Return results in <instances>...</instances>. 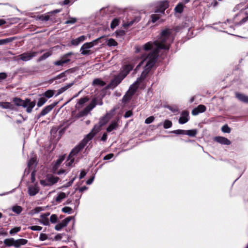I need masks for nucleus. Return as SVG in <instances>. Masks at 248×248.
<instances>
[{
    "mask_svg": "<svg viewBox=\"0 0 248 248\" xmlns=\"http://www.w3.org/2000/svg\"><path fill=\"white\" fill-rule=\"evenodd\" d=\"M173 36L171 35V31L169 29L163 30L161 34L160 38L156 41L148 42L142 47L137 51H151L148 56L144 58L137 66L136 69L143 63H145L144 70L142 72L140 77L137 78V80L130 87L128 91L124 97V99H128L136 91L140 83L144 79L146 75L154 65L157 56L158 51L160 49L168 50L169 48L170 43L173 41Z\"/></svg>",
    "mask_w": 248,
    "mask_h": 248,
    "instance_id": "nucleus-1",
    "label": "nucleus"
},
{
    "mask_svg": "<svg viewBox=\"0 0 248 248\" xmlns=\"http://www.w3.org/2000/svg\"><path fill=\"white\" fill-rule=\"evenodd\" d=\"M93 133L87 134L82 141L72 150L65 162L66 166H70L72 165L75 159L73 156L85 147L88 142L93 138Z\"/></svg>",
    "mask_w": 248,
    "mask_h": 248,
    "instance_id": "nucleus-2",
    "label": "nucleus"
},
{
    "mask_svg": "<svg viewBox=\"0 0 248 248\" xmlns=\"http://www.w3.org/2000/svg\"><path fill=\"white\" fill-rule=\"evenodd\" d=\"M115 109H112L109 112H107L105 116L102 117L99 122V125L94 126L93 130L89 134H93V137L99 131L100 127L105 124L114 114Z\"/></svg>",
    "mask_w": 248,
    "mask_h": 248,
    "instance_id": "nucleus-3",
    "label": "nucleus"
},
{
    "mask_svg": "<svg viewBox=\"0 0 248 248\" xmlns=\"http://www.w3.org/2000/svg\"><path fill=\"white\" fill-rule=\"evenodd\" d=\"M100 38H97L92 42L86 43L84 44L80 48L81 53L83 55H87L90 53V49L93 47L94 46L96 45Z\"/></svg>",
    "mask_w": 248,
    "mask_h": 248,
    "instance_id": "nucleus-4",
    "label": "nucleus"
},
{
    "mask_svg": "<svg viewBox=\"0 0 248 248\" xmlns=\"http://www.w3.org/2000/svg\"><path fill=\"white\" fill-rule=\"evenodd\" d=\"M58 180L59 178L58 177L50 175L47 176L44 180H40V183L44 186H51L58 182Z\"/></svg>",
    "mask_w": 248,
    "mask_h": 248,
    "instance_id": "nucleus-5",
    "label": "nucleus"
},
{
    "mask_svg": "<svg viewBox=\"0 0 248 248\" xmlns=\"http://www.w3.org/2000/svg\"><path fill=\"white\" fill-rule=\"evenodd\" d=\"M36 54V52L32 51L24 53L18 56L16 60H21L23 61H28L34 57Z\"/></svg>",
    "mask_w": 248,
    "mask_h": 248,
    "instance_id": "nucleus-6",
    "label": "nucleus"
},
{
    "mask_svg": "<svg viewBox=\"0 0 248 248\" xmlns=\"http://www.w3.org/2000/svg\"><path fill=\"white\" fill-rule=\"evenodd\" d=\"M73 217H69L64 219L62 220L61 222L58 223L55 226V229L57 231H60L63 228L66 227L69 222L71 220Z\"/></svg>",
    "mask_w": 248,
    "mask_h": 248,
    "instance_id": "nucleus-7",
    "label": "nucleus"
},
{
    "mask_svg": "<svg viewBox=\"0 0 248 248\" xmlns=\"http://www.w3.org/2000/svg\"><path fill=\"white\" fill-rule=\"evenodd\" d=\"M124 77H122L121 75L119 74L118 75L115 76L111 81L110 83L108 85V88L111 89L114 88L121 83Z\"/></svg>",
    "mask_w": 248,
    "mask_h": 248,
    "instance_id": "nucleus-8",
    "label": "nucleus"
},
{
    "mask_svg": "<svg viewBox=\"0 0 248 248\" xmlns=\"http://www.w3.org/2000/svg\"><path fill=\"white\" fill-rule=\"evenodd\" d=\"M134 66L131 64H128L124 65L121 70L120 74L122 77H124V78L127 76L129 72L133 68Z\"/></svg>",
    "mask_w": 248,
    "mask_h": 248,
    "instance_id": "nucleus-9",
    "label": "nucleus"
},
{
    "mask_svg": "<svg viewBox=\"0 0 248 248\" xmlns=\"http://www.w3.org/2000/svg\"><path fill=\"white\" fill-rule=\"evenodd\" d=\"M35 105V102H31L29 99H27L25 100V102L23 107L24 108H26V111L28 113H30L32 111V109L34 108Z\"/></svg>",
    "mask_w": 248,
    "mask_h": 248,
    "instance_id": "nucleus-10",
    "label": "nucleus"
},
{
    "mask_svg": "<svg viewBox=\"0 0 248 248\" xmlns=\"http://www.w3.org/2000/svg\"><path fill=\"white\" fill-rule=\"evenodd\" d=\"M36 165V159L35 157H31L28 163L27 169H26L24 172V175L26 173L28 175L30 173V170H32Z\"/></svg>",
    "mask_w": 248,
    "mask_h": 248,
    "instance_id": "nucleus-11",
    "label": "nucleus"
},
{
    "mask_svg": "<svg viewBox=\"0 0 248 248\" xmlns=\"http://www.w3.org/2000/svg\"><path fill=\"white\" fill-rule=\"evenodd\" d=\"M39 188L37 184L30 186L28 187V193L30 196H34L38 193Z\"/></svg>",
    "mask_w": 248,
    "mask_h": 248,
    "instance_id": "nucleus-12",
    "label": "nucleus"
},
{
    "mask_svg": "<svg viewBox=\"0 0 248 248\" xmlns=\"http://www.w3.org/2000/svg\"><path fill=\"white\" fill-rule=\"evenodd\" d=\"M214 140L223 145H229L231 143V141L228 139L223 137H216L214 138Z\"/></svg>",
    "mask_w": 248,
    "mask_h": 248,
    "instance_id": "nucleus-13",
    "label": "nucleus"
},
{
    "mask_svg": "<svg viewBox=\"0 0 248 248\" xmlns=\"http://www.w3.org/2000/svg\"><path fill=\"white\" fill-rule=\"evenodd\" d=\"M70 53L67 54L64 56H63L61 58L60 60L59 61H57L54 62V64L56 65H62L63 64L67 63V62L70 61V59L68 58V57L70 55Z\"/></svg>",
    "mask_w": 248,
    "mask_h": 248,
    "instance_id": "nucleus-14",
    "label": "nucleus"
},
{
    "mask_svg": "<svg viewBox=\"0 0 248 248\" xmlns=\"http://www.w3.org/2000/svg\"><path fill=\"white\" fill-rule=\"evenodd\" d=\"M206 110V107L203 105H199L196 108H195L192 111V114L193 115H197L200 113L203 112Z\"/></svg>",
    "mask_w": 248,
    "mask_h": 248,
    "instance_id": "nucleus-15",
    "label": "nucleus"
},
{
    "mask_svg": "<svg viewBox=\"0 0 248 248\" xmlns=\"http://www.w3.org/2000/svg\"><path fill=\"white\" fill-rule=\"evenodd\" d=\"M86 39V37L84 35H82L78 37L75 39H72L71 41V44L72 45L77 46L80 43L85 41Z\"/></svg>",
    "mask_w": 248,
    "mask_h": 248,
    "instance_id": "nucleus-16",
    "label": "nucleus"
},
{
    "mask_svg": "<svg viewBox=\"0 0 248 248\" xmlns=\"http://www.w3.org/2000/svg\"><path fill=\"white\" fill-rule=\"evenodd\" d=\"M188 113L187 111H184L179 119V123L181 124H184L189 120Z\"/></svg>",
    "mask_w": 248,
    "mask_h": 248,
    "instance_id": "nucleus-17",
    "label": "nucleus"
},
{
    "mask_svg": "<svg viewBox=\"0 0 248 248\" xmlns=\"http://www.w3.org/2000/svg\"><path fill=\"white\" fill-rule=\"evenodd\" d=\"M64 159V156L62 155L59 157V158L57 159V161L53 165L52 170L54 173H56V171L57 169L59 167L62 162Z\"/></svg>",
    "mask_w": 248,
    "mask_h": 248,
    "instance_id": "nucleus-18",
    "label": "nucleus"
},
{
    "mask_svg": "<svg viewBox=\"0 0 248 248\" xmlns=\"http://www.w3.org/2000/svg\"><path fill=\"white\" fill-rule=\"evenodd\" d=\"M55 105L51 104L46 106L41 111L39 116H45L54 107Z\"/></svg>",
    "mask_w": 248,
    "mask_h": 248,
    "instance_id": "nucleus-19",
    "label": "nucleus"
},
{
    "mask_svg": "<svg viewBox=\"0 0 248 248\" xmlns=\"http://www.w3.org/2000/svg\"><path fill=\"white\" fill-rule=\"evenodd\" d=\"M27 242L28 241L25 239H19L15 240V247L18 248L20 246L26 244Z\"/></svg>",
    "mask_w": 248,
    "mask_h": 248,
    "instance_id": "nucleus-20",
    "label": "nucleus"
},
{
    "mask_svg": "<svg viewBox=\"0 0 248 248\" xmlns=\"http://www.w3.org/2000/svg\"><path fill=\"white\" fill-rule=\"evenodd\" d=\"M68 194L69 193L66 194L62 192H59L55 198L56 202L58 203L61 202L62 200L64 199L68 196Z\"/></svg>",
    "mask_w": 248,
    "mask_h": 248,
    "instance_id": "nucleus-21",
    "label": "nucleus"
},
{
    "mask_svg": "<svg viewBox=\"0 0 248 248\" xmlns=\"http://www.w3.org/2000/svg\"><path fill=\"white\" fill-rule=\"evenodd\" d=\"M168 5H169L167 1L161 2L159 4V9L155 11V12L163 13L165 9H166L168 8Z\"/></svg>",
    "mask_w": 248,
    "mask_h": 248,
    "instance_id": "nucleus-22",
    "label": "nucleus"
},
{
    "mask_svg": "<svg viewBox=\"0 0 248 248\" xmlns=\"http://www.w3.org/2000/svg\"><path fill=\"white\" fill-rule=\"evenodd\" d=\"M117 127H118V121H112L110 124L107 128V130L108 132H110L113 130L116 129Z\"/></svg>",
    "mask_w": 248,
    "mask_h": 248,
    "instance_id": "nucleus-23",
    "label": "nucleus"
},
{
    "mask_svg": "<svg viewBox=\"0 0 248 248\" xmlns=\"http://www.w3.org/2000/svg\"><path fill=\"white\" fill-rule=\"evenodd\" d=\"M49 214H44L41 215V219L40 221V223L44 225H47L49 224L48 220L47 217L49 216Z\"/></svg>",
    "mask_w": 248,
    "mask_h": 248,
    "instance_id": "nucleus-24",
    "label": "nucleus"
},
{
    "mask_svg": "<svg viewBox=\"0 0 248 248\" xmlns=\"http://www.w3.org/2000/svg\"><path fill=\"white\" fill-rule=\"evenodd\" d=\"M94 106L95 105L94 104V103H92L90 104L83 111L81 112V115L84 116L87 115V113L94 107Z\"/></svg>",
    "mask_w": 248,
    "mask_h": 248,
    "instance_id": "nucleus-25",
    "label": "nucleus"
},
{
    "mask_svg": "<svg viewBox=\"0 0 248 248\" xmlns=\"http://www.w3.org/2000/svg\"><path fill=\"white\" fill-rule=\"evenodd\" d=\"M236 97L240 101L245 103H248V96L244 94L236 93Z\"/></svg>",
    "mask_w": 248,
    "mask_h": 248,
    "instance_id": "nucleus-26",
    "label": "nucleus"
},
{
    "mask_svg": "<svg viewBox=\"0 0 248 248\" xmlns=\"http://www.w3.org/2000/svg\"><path fill=\"white\" fill-rule=\"evenodd\" d=\"M74 84L73 82L69 83L67 84L66 85L62 87L58 91L57 93V95H60V94L64 92H65L66 90H67L68 89L70 88Z\"/></svg>",
    "mask_w": 248,
    "mask_h": 248,
    "instance_id": "nucleus-27",
    "label": "nucleus"
},
{
    "mask_svg": "<svg viewBox=\"0 0 248 248\" xmlns=\"http://www.w3.org/2000/svg\"><path fill=\"white\" fill-rule=\"evenodd\" d=\"M3 243L8 247H15V239L13 238L6 239L4 240Z\"/></svg>",
    "mask_w": 248,
    "mask_h": 248,
    "instance_id": "nucleus-28",
    "label": "nucleus"
},
{
    "mask_svg": "<svg viewBox=\"0 0 248 248\" xmlns=\"http://www.w3.org/2000/svg\"><path fill=\"white\" fill-rule=\"evenodd\" d=\"M140 17L139 16H137L135 17L134 19L131 20L130 21H128L126 23L124 24V27H128L131 26L133 24L138 22L140 20Z\"/></svg>",
    "mask_w": 248,
    "mask_h": 248,
    "instance_id": "nucleus-29",
    "label": "nucleus"
},
{
    "mask_svg": "<svg viewBox=\"0 0 248 248\" xmlns=\"http://www.w3.org/2000/svg\"><path fill=\"white\" fill-rule=\"evenodd\" d=\"M13 101L16 106L22 107L23 106L25 102V100H22L19 98H14L13 99Z\"/></svg>",
    "mask_w": 248,
    "mask_h": 248,
    "instance_id": "nucleus-30",
    "label": "nucleus"
},
{
    "mask_svg": "<svg viewBox=\"0 0 248 248\" xmlns=\"http://www.w3.org/2000/svg\"><path fill=\"white\" fill-rule=\"evenodd\" d=\"M197 133L196 129L185 130V135H187L190 137H194Z\"/></svg>",
    "mask_w": 248,
    "mask_h": 248,
    "instance_id": "nucleus-31",
    "label": "nucleus"
},
{
    "mask_svg": "<svg viewBox=\"0 0 248 248\" xmlns=\"http://www.w3.org/2000/svg\"><path fill=\"white\" fill-rule=\"evenodd\" d=\"M44 210V208L42 207H36L35 208H34V209L32 210L31 212H30V215L33 216L36 214H37L39 212H40L41 211H42Z\"/></svg>",
    "mask_w": 248,
    "mask_h": 248,
    "instance_id": "nucleus-32",
    "label": "nucleus"
},
{
    "mask_svg": "<svg viewBox=\"0 0 248 248\" xmlns=\"http://www.w3.org/2000/svg\"><path fill=\"white\" fill-rule=\"evenodd\" d=\"M12 211L17 214H19L22 211V208L18 205L14 206L12 208Z\"/></svg>",
    "mask_w": 248,
    "mask_h": 248,
    "instance_id": "nucleus-33",
    "label": "nucleus"
},
{
    "mask_svg": "<svg viewBox=\"0 0 248 248\" xmlns=\"http://www.w3.org/2000/svg\"><path fill=\"white\" fill-rule=\"evenodd\" d=\"M107 44L108 46H116L118 44L116 41L112 38L108 39L107 41Z\"/></svg>",
    "mask_w": 248,
    "mask_h": 248,
    "instance_id": "nucleus-34",
    "label": "nucleus"
},
{
    "mask_svg": "<svg viewBox=\"0 0 248 248\" xmlns=\"http://www.w3.org/2000/svg\"><path fill=\"white\" fill-rule=\"evenodd\" d=\"M119 23H120L119 19H118L117 18L114 19L111 23L110 28L112 29H114L115 28H116L119 25Z\"/></svg>",
    "mask_w": 248,
    "mask_h": 248,
    "instance_id": "nucleus-35",
    "label": "nucleus"
},
{
    "mask_svg": "<svg viewBox=\"0 0 248 248\" xmlns=\"http://www.w3.org/2000/svg\"><path fill=\"white\" fill-rule=\"evenodd\" d=\"M93 84L100 86H103L105 85V83L103 81L98 78L94 79Z\"/></svg>",
    "mask_w": 248,
    "mask_h": 248,
    "instance_id": "nucleus-36",
    "label": "nucleus"
},
{
    "mask_svg": "<svg viewBox=\"0 0 248 248\" xmlns=\"http://www.w3.org/2000/svg\"><path fill=\"white\" fill-rule=\"evenodd\" d=\"M172 126V123L170 121L166 120L163 123V127L165 129L169 128Z\"/></svg>",
    "mask_w": 248,
    "mask_h": 248,
    "instance_id": "nucleus-37",
    "label": "nucleus"
},
{
    "mask_svg": "<svg viewBox=\"0 0 248 248\" xmlns=\"http://www.w3.org/2000/svg\"><path fill=\"white\" fill-rule=\"evenodd\" d=\"M184 6L182 3H179L175 8V11L177 13H181L183 10Z\"/></svg>",
    "mask_w": 248,
    "mask_h": 248,
    "instance_id": "nucleus-38",
    "label": "nucleus"
},
{
    "mask_svg": "<svg viewBox=\"0 0 248 248\" xmlns=\"http://www.w3.org/2000/svg\"><path fill=\"white\" fill-rule=\"evenodd\" d=\"M46 102V99L44 97H41L39 99L37 105L38 107L42 106Z\"/></svg>",
    "mask_w": 248,
    "mask_h": 248,
    "instance_id": "nucleus-39",
    "label": "nucleus"
},
{
    "mask_svg": "<svg viewBox=\"0 0 248 248\" xmlns=\"http://www.w3.org/2000/svg\"><path fill=\"white\" fill-rule=\"evenodd\" d=\"M11 105L9 102H0V107L3 108H9Z\"/></svg>",
    "mask_w": 248,
    "mask_h": 248,
    "instance_id": "nucleus-40",
    "label": "nucleus"
},
{
    "mask_svg": "<svg viewBox=\"0 0 248 248\" xmlns=\"http://www.w3.org/2000/svg\"><path fill=\"white\" fill-rule=\"evenodd\" d=\"M151 18L152 22L153 23H155L157 20L159 19L160 16L158 14H154L151 15Z\"/></svg>",
    "mask_w": 248,
    "mask_h": 248,
    "instance_id": "nucleus-41",
    "label": "nucleus"
},
{
    "mask_svg": "<svg viewBox=\"0 0 248 248\" xmlns=\"http://www.w3.org/2000/svg\"><path fill=\"white\" fill-rule=\"evenodd\" d=\"M54 94V91L53 90H48L46 91L44 94L45 96L48 98L51 97Z\"/></svg>",
    "mask_w": 248,
    "mask_h": 248,
    "instance_id": "nucleus-42",
    "label": "nucleus"
},
{
    "mask_svg": "<svg viewBox=\"0 0 248 248\" xmlns=\"http://www.w3.org/2000/svg\"><path fill=\"white\" fill-rule=\"evenodd\" d=\"M51 54H52V52L51 51H48V52L45 53V54H44V55L41 57H40L39 58V60L41 61V60H45V59H46L47 58H48L50 55H51Z\"/></svg>",
    "mask_w": 248,
    "mask_h": 248,
    "instance_id": "nucleus-43",
    "label": "nucleus"
},
{
    "mask_svg": "<svg viewBox=\"0 0 248 248\" xmlns=\"http://www.w3.org/2000/svg\"><path fill=\"white\" fill-rule=\"evenodd\" d=\"M222 131L224 133H229L231 132V129L227 125L222 126L221 128Z\"/></svg>",
    "mask_w": 248,
    "mask_h": 248,
    "instance_id": "nucleus-44",
    "label": "nucleus"
},
{
    "mask_svg": "<svg viewBox=\"0 0 248 248\" xmlns=\"http://www.w3.org/2000/svg\"><path fill=\"white\" fill-rule=\"evenodd\" d=\"M29 228L32 231H40L42 229V227L39 226H32Z\"/></svg>",
    "mask_w": 248,
    "mask_h": 248,
    "instance_id": "nucleus-45",
    "label": "nucleus"
},
{
    "mask_svg": "<svg viewBox=\"0 0 248 248\" xmlns=\"http://www.w3.org/2000/svg\"><path fill=\"white\" fill-rule=\"evenodd\" d=\"M20 230H21V228L20 227H15L10 230V233L11 234H13L14 233H16L19 232L20 231Z\"/></svg>",
    "mask_w": 248,
    "mask_h": 248,
    "instance_id": "nucleus-46",
    "label": "nucleus"
},
{
    "mask_svg": "<svg viewBox=\"0 0 248 248\" xmlns=\"http://www.w3.org/2000/svg\"><path fill=\"white\" fill-rule=\"evenodd\" d=\"M62 210L63 213L70 214L72 209L69 207H64L62 208Z\"/></svg>",
    "mask_w": 248,
    "mask_h": 248,
    "instance_id": "nucleus-47",
    "label": "nucleus"
},
{
    "mask_svg": "<svg viewBox=\"0 0 248 248\" xmlns=\"http://www.w3.org/2000/svg\"><path fill=\"white\" fill-rule=\"evenodd\" d=\"M58 218L56 215L53 214L50 217V220L51 223H56L57 221Z\"/></svg>",
    "mask_w": 248,
    "mask_h": 248,
    "instance_id": "nucleus-48",
    "label": "nucleus"
},
{
    "mask_svg": "<svg viewBox=\"0 0 248 248\" xmlns=\"http://www.w3.org/2000/svg\"><path fill=\"white\" fill-rule=\"evenodd\" d=\"M12 38H7L0 40V45L6 44L12 41Z\"/></svg>",
    "mask_w": 248,
    "mask_h": 248,
    "instance_id": "nucleus-49",
    "label": "nucleus"
},
{
    "mask_svg": "<svg viewBox=\"0 0 248 248\" xmlns=\"http://www.w3.org/2000/svg\"><path fill=\"white\" fill-rule=\"evenodd\" d=\"M77 21L76 18L70 17L68 20L65 21V24H73Z\"/></svg>",
    "mask_w": 248,
    "mask_h": 248,
    "instance_id": "nucleus-50",
    "label": "nucleus"
},
{
    "mask_svg": "<svg viewBox=\"0 0 248 248\" xmlns=\"http://www.w3.org/2000/svg\"><path fill=\"white\" fill-rule=\"evenodd\" d=\"M154 119L153 116H150L145 120V123L147 124H151L154 121Z\"/></svg>",
    "mask_w": 248,
    "mask_h": 248,
    "instance_id": "nucleus-51",
    "label": "nucleus"
},
{
    "mask_svg": "<svg viewBox=\"0 0 248 248\" xmlns=\"http://www.w3.org/2000/svg\"><path fill=\"white\" fill-rule=\"evenodd\" d=\"M185 130H176L171 132V133L176 134H184L185 135Z\"/></svg>",
    "mask_w": 248,
    "mask_h": 248,
    "instance_id": "nucleus-52",
    "label": "nucleus"
},
{
    "mask_svg": "<svg viewBox=\"0 0 248 248\" xmlns=\"http://www.w3.org/2000/svg\"><path fill=\"white\" fill-rule=\"evenodd\" d=\"M47 236L45 233H41L40 235L39 239L41 241H44L46 240Z\"/></svg>",
    "mask_w": 248,
    "mask_h": 248,
    "instance_id": "nucleus-53",
    "label": "nucleus"
},
{
    "mask_svg": "<svg viewBox=\"0 0 248 248\" xmlns=\"http://www.w3.org/2000/svg\"><path fill=\"white\" fill-rule=\"evenodd\" d=\"M113 154H109L107 155L106 156H105L104 157V160H108V159L112 158L113 157Z\"/></svg>",
    "mask_w": 248,
    "mask_h": 248,
    "instance_id": "nucleus-54",
    "label": "nucleus"
},
{
    "mask_svg": "<svg viewBox=\"0 0 248 248\" xmlns=\"http://www.w3.org/2000/svg\"><path fill=\"white\" fill-rule=\"evenodd\" d=\"M132 115V112L131 111L129 110L126 112V113L124 114V117L125 118H128L130 116H131Z\"/></svg>",
    "mask_w": 248,
    "mask_h": 248,
    "instance_id": "nucleus-55",
    "label": "nucleus"
},
{
    "mask_svg": "<svg viewBox=\"0 0 248 248\" xmlns=\"http://www.w3.org/2000/svg\"><path fill=\"white\" fill-rule=\"evenodd\" d=\"M42 20L47 21L49 19V16L47 15L42 16L40 17Z\"/></svg>",
    "mask_w": 248,
    "mask_h": 248,
    "instance_id": "nucleus-56",
    "label": "nucleus"
},
{
    "mask_svg": "<svg viewBox=\"0 0 248 248\" xmlns=\"http://www.w3.org/2000/svg\"><path fill=\"white\" fill-rule=\"evenodd\" d=\"M7 77L6 73H0V81L5 79Z\"/></svg>",
    "mask_w": 248,
    "mask_h": 248,
    "instance_id": "nucleus-57",
    "label": "nucleus"
},
{
    "mask_svg": "<svg viewBox=\"0 0 248 248\" xmlns=\"http://www.w3.org/2000/svg\"><path fill=\"white\" fill-rule=\"evenodd\" d=\"M87 101V99L85 98H81L79 100V101L78 102V104L79 105L83 104L85 103Z\"/></svg>",
    "mask_w": 248,
    "mask_h": 248,
    "instance_id": "nucleus-58",
    "label": "nucleus"
},
{
    "mask_svg": "<svg viewBox=\"0 0 248 248\" xmlns=\"http://www.w3.org/2000/svg\"><path fill=\"white\" fill-rule=\"evenodd\" d=\"M35 172L34 171H33L32 172H31V182L33 183L35 181Z\"/></svg>",
    "mask_w": 248,
    "mask_h": 248,
    "instance_id": "nucleus-59",
    "label": "nucleus"
},
{
    "mask_svg": "<svg viewBox=\"0 0 248 248\" xmlns=\"http://www.w3.org/2000/svg\"><path fill=\"white\" fill-rule=\"evenodd\" d=\"M86 174V172L84 170L81 171V172L80 173L79 175V178L82 179L83 178Z\"/></svg>",
    "mask_w": 248,
    "mask_h": 248,
    "instance_id": "nucleus-60",
    "label": "nucleus"
},
{
    "mask_svg": "<svg viewBox=\"0 0 248 248\" xmlns=\"http://www.w3.org/2000/svg\"><path fill=\"white\" fill-rule=\"evenodd\" d=\"M94 177H92L91 178H90V179H88V180L87 181V182H86V184H87V185H90V184H91L93 183V180H94Z\"/></svg>",
    "mask_w": 248,
    "mask_h": 248,
    "instance_id": "nucleus-61",
    "label": "nucleus"
},
{
    "mask_svg": "<svg viewBox=\"0 0 248 248\" xmlns=\"http://www.w3.org/2000/svg\"><path fill=\"white\" fill-rule=\"evenodd\" d=\"M73 0H64L63 2V4L66 5L69 4L71 1Z\"/></svg>",
    "mask_w": 248,
    "mask_h": 248,
    "instance_id": "nucleus-62",
    "label": "nucleus"
},
{
    "mask_svg": "<svg viewBox=\"0 0 248 248\" xmlns=\"http://www.w3.org/2000/svg\"><path fill=\"white\" fill-rule=\"evenodd\" d=\"M107 135L106 134H104L102 137V138H101V140H106L107 139Z\"/></svg>",
    "mask_w": 248,
    "mask_h": 248,
    "instance_id": "nucleus-63",
    "label": "nucleus"
},
{
    "mask_svg": "<svg viewBox=\"0 0 248 248\" xmlns=\"http://www.w3.org/2000/svg\"><path fill=\"white\" fill-rule=\"evenodd\" d=\"M169 109L173 112L178 111V109L176 108H173L172 107H169Z\"/></svg>",
    "mask_w": 248,
    "mask_h": 248,
    "instance_id": "nucleus-64",
    "label": "nucleus"
}]
</instances>
